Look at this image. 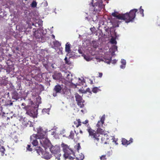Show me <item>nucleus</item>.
Returning <instances> with one entry per match:
<instances>
[{"instance_id": "nucleus-30", "label": "nucleus", "mask_w": 160, "mask_h": 160, "mask_svg": "<svg viewBox=\"0 0 160 160\" xmlns=\"http://www.w3.org/2000/svg\"><path fill=\"white\" fill-rule=\"evenodd\" d=\"M31 6L32 7L35 8L36 7L37 5V2L36 1H33L32 2L31 4Z\"/></svg>"}, {"instance_id": "nucleus-8", "label": "nucleus", "mask_w": 160, "mask_h": 160, "mask_svg": "<svg viewBox=\"0 0 160 160\" xmlns=\"http://www.w3.org/2000/svg\"><path fill=\"white\" fill-rule=\"evenodd\" d=\"M38 138L37 137V135L35 134H33L30 137V142L33 145L36 146L38 144V142L37 139Z\"/></svg>"}, {"instance_id": "nucleus-21", "label": "nucleus", "mask_w": 160, "mask_h": 160, "mask_svg": "<svg viewBox=\"0 0 160 160\" xmlns=\"http://www.w3.org/2000/svg\"><path fill=\"white\" fill-rule=\"evenodd\" d=\"M76 100L77 102L81 100H82V98L79 94H77L75 96Z\"/></svg>"}, {"instance_id": "nucleus-28", "label": "nucleus", "mask_w": 160, "mask_h": 160, "mask_svg": "<svg viewBox=\"0 0 160 160\" xmlns=\"http://www.w3.org/2000/svg\"><path fill=\"white\" fill-rule=\"evenodd\" d=\"M110 42L112 44H116L117 41H116V39L114 38H112L110 40Z\"/></svg>"}, {"instance_id": "nucleus-5", "label": "nucleus", "mask_w": 160, "mask_h": 160, "mask_svg": "<svg viewBox=\"0 0 160 160\" xmlns=\"http://www.w3.org/2000/svg\"><path fill=\"white\" fill-rule=\"evenodd\" d=\"M103 7L102 2L101 0H99L95 3L92 6L93 10V13H96L98 12H100L102 9Z\"/></svg>"}, {"instance_id": "nucleus-39", "label": "nucleus", "mask_w": 160, "mask_h": 160, "mask_svg": "<svg viewBox=\"0 0 160 160\" xmlns=\"http://www.w3.org/2000/svg\"><path fill=\"white\" fill-rule=\"evenodd\" d=\"M75 146L77 147V149L78 151L81 148L80 145L79 143H78Z\"/></svg>"}, {"instance_id": "nucleus-14", "label": "nucleus", "mask_w": 160, "mask_h": 160, "mask_svg": "<svg viewBox=\"0 0 160 160\" xmlns=\"http://www.w3.org/2000/svg\"><path fill=\"white\" fill-rule=\"evenodd\" d=\"M35 150L39 155L41 154L42 155L44 151L40 147H37Z\"/></svg>"}, {"instance_id": "nucleus-31", "label": "nucleus", "mask_w": 160, "mask_h": 160, "mask_svg": "<svg viewBox=\"0 0 160 160\" xmlns=\"http://www.w3.org/2000/svg\"><path fill=\"white\" fill-rule=\"evenodd\" d=\"M101 160H107L106 155H102L100 158Z\"/></svg>"}, {"instance_id": "nucleus-12", "label": "nucleus", "mask_w": 160, "mask_h": 160, "mask_svg": "<svg viewBox=\"0 0 160 160\" xmlns=\"http://www.w3.org/2000/svg\"><path fill=\"white\" fill-rule=\"evenodd\" d=\"M42 157L46 159H49L51 158L52 155L49 152H47L46 151L45 152L44 151Z\"/></svg>"}, {"instance_id": "nucleus-49", "label": "nucleus", "mask_w": 160, "mask_h": 160, "mask_svg": "<svg viewBox=\"0 0 160 160\" xmlns=\"http://www.w3.org/2000/svg\"><path fill=\"white\" fill-rule=\"evenodd\" d=\"M54 132H52V134H54Z\"/></svg>"}, {"instance_id": "nucleus-4", "label": "nucleus", "mask_w": 160, "mask_h": 160, "mask_svg": "<svg viewBox=\"0 0 160 160\" xmlns=\"http://www.w3.org/2000/svg\"><path fill=\"white\" fill-rule=\"evenodd\" d=\"M49 149L51 153L54 154L56 159L58 160H60V157H61V154L60 152V147L57 146H52Z\"/></svg>"}, {"instance_id": "nucleus-24", "label": "nucleus", "mask_w": 160, "mask_h": 160, "mask_svg": "<svg viewBox=\"0 0 160 160\" xmlns=\"http://www.w3.org/2000/svg\"><path fill=\"white\" fill-rule=\"evenodd\" d=\"M74 133L72 131H71L70 132V134L68 136V138L70 139H73L74 138Z\"/></svg>"}, {"instance_id": "nucleus-13", "label": "nucleus", "mask_w": 160, "mask_h": 160, "mask_svg": "<svg viewBox=\"0 0 160 160\" xmlns=\"http://www.w3.org/2000/svg\"><path fill=\"white\" fill-rule=\"evenodd\" d=\"M34 33L33 35L37 38H40L42 37V35L38 31H36L35 29H33Z\"/></svg>"}, {"instance_id": "nucleus-48", "label": "nucleus", "mask_w": 160, "mask_h": 160, "mask_svg": "<svg viewBox=\"0 0 160 160\" xmlns=\"http://www.w3.org/2000/svg\"><path fill=\"white\" fill-rule=\"evenodd\" d=\"M52 37L53 38H55V36L54 35L52 34Z\"/></svg>"}, {"instance_id": "nucleus-36", "label": "nucleus", "mask_w": 160, "mask_h": 160, "mask_svg": "<svg viewBox=\"0 0 160 160\" xmlns=\"http://www.w3.org/2000/svg\"><path fill=\"white\" fill-rule=\"evenodd\" d=\"M27 149L29 151H32V148H31V145H28L27 147Z\"/></svg>"}, {"instance_id": "nucleus-27", "label": "nucleus", "mask_w": 160, "mask_h": 160, "mask_svg": "<svg viewBox=\"0 0 160 160\" xmlns=\"http://www.w3.org/2000/svg\"><path fill=\"white\" fill-rule=\"evenodd\" d=\"M12 95L14 97L16 98H18V94L17 92L16 91H14L12 92Z\"/></svg>"}, {"instance_id": "nucleus-43", "label": "nucleus", "mask_w": 160, "mask_h": 160, "mask_svg": "<svg viewBox=\"0 0 160 160\" xmlns=\"http://www.w3.org/2000/svg\"><path fill=\"white\" fill-rule=\"evenodd\" d=\"M117 60H114L112 62V63L113 64H115L116 63Z\"/></svg>"}, {"instance_id": "nucleus-51", "label": "nucleus", "mask_w": 160, "mask_h": 160, "mask_svg": "<svg viewBox=\"0 0 160 160\" xmlns=\"http://www.w3.org/2000/svg\"><path fill=\"white\" fill-rule=\"evenodd\" d=\"M92 28H91L90 29L91 30H92Z\"/></svg>"}, {"instance_id": "nucleus-42", "label": "nucleus", "mask_w": 160, "mask_h": 160, "mask_svg": "<svg viewBox=\"0 0 160 160\" xmlns=\"http://www.w3.org/2000/svg\"><path fill=\"white\" fill-rule=\"evenodd\" d=\"M125 65H124L123 64H122L121 66H120V68H124L125 67Z\"/></svg>"}, {"instance_id": "nucleus-9", "label": "nucleus", "mask_w": 160, "mask_h": 160, "mask_svg": "<svg viewBox=\"0 0 160 160\" xmlns=\"http://www.w3.org/2000/svg\"><path fill=\"white\" fill-rule=\"evenodd\" d=\"M63 88V85L57 84L53 88V91L56 92L55 95L53 93V96H55L56 95L57 93H60L61 92Z\"/></svg>"}, {"instance_id": "nucleus-16", "label": "nucleus", "mask_w": 160, "mask_h": 160, "mask_svg": "<svg viewBox=\"0 0 160 160\" xmlns=\"http://www.w3.org/2000/svg\"><path fill=\"white\" fill-rule=\"evenodd\" d=\"M30 107V106L27 105L24 107H22V108L26 111V113L27 114L30 116H31L32 115V113H30L28 111V109Z\"/></svg>"}, {"instance_id": "nucleus-35", "label": "nucleus", "mask_w": 160, "mask_h": 160, "mask_svg": "<svg viewBox=\"0 0 160 160\" xmlns=\"http://www.w3.org/2000/svg\"><path fill=\"white\" fill-rule=\"evenodd\" d=\"M109 136L107 134V133L106 134L104 135V138L106 139V140L107 141V142L109 140Z\"/></svg>"}, {"instance_id": "nucleus-37", "label": "nucleus", "mask_w": 160, "mask_h": 160, "mask_svg": "<svg viewBox=\"0 0 160 160\" xmlns=\"http://www.w3.org/2000/svg\"><path fill=\"white\" fill-rule=\"evenodd\" d=\"M84 58L87 61H89L90 60V58L88 56L84 55Z\"/></svg>"}, {"instance_id": "nucleus-11", "label": "nucleus", "mask_w": 160, "mask_h": 160, "mask_svg": "<svg viewBox=\"0 0 160 160\" xmlns=\"http://www.w3.org/2000/svg\"><path fill=\"white\" fill-rule=\"evenodd\" d=\"M133 142V139L131 138L129 141H128L124 138H122V144L124 145L127 146Z\"/></svg>"}, {"instance_id": "nucleus-41", "label": "nucleus", "mask_w": 160, "mask_h": 160, "mask_svg": "<svg viewBox=\"0 0 160 160\" xmlns=\"http://www.w3.org/2000/svg\"><path fill=\"white\" fill-rule=\"evenodd\" d=\"M99 75L98 76V77L99 78H101L102 75V73L101 72H99L98 74Z\"/></svg>"}, {"instance_id": "nucleus-50", "label": "nucleus", "mask_w": 160, "mask_h": 160, "mask_svg": "<svg viewBox=\"0 0 160 160\" xmlns=\"http://www.w3.org/2000/svg\"><path fill=\"white\" fill-rule=\"evenodd\" d=\"M85 92V91H84L83 92H83V93H84L83 92Z\"/></svg>"}, {"instance_id": "nucleus-15", "label": "nucleus", "mask_w": 160, "mask_h": 160, "mask_svg": "<svg viewBox=\"0 0 160 160\" xmlns=\"http://www.w3.org/2000/svg\"><path fill=\"white\" fill-rule=\"evenodd\" d=\"M70 44L67 42L65 45V51L68 53H70L71 50L70 49Z\"/></svg>"}, {"instance_id": "nucleus-32", "label": "nucleus", "mask_w": 160, "mask_h": 160, "mask_svg": "<svg viewBox=\"0 0 160 160\" xmlns=\"http://www.w3.org/2000/svg\"><path fill=\"white\" fill-rule=\"evenodd\" d=\"M71 75H70L69 74H68L67 75L66 78L68 80V81H71L72 80Z\"/></svg>"}, {"instance_id": "nucleus-10", "label": "nucleus", "mask_w": 160, "mask_h": 160, "mask_svg": "<svg viewBox=\"0 0 160 160\" xmlns=\"http://www.w3.org/2000/svg\"><path fill=\"white\" fill-rule=\"evenodd\" d=\"M105 119V115H103L101 118L100 120L98 122V123L96 125V126L98 128H102L103 124L104 123Z\"/></svg>"}, {"instance_id": "nucleus-47", "label": "nucleus", "mask_w": 160, "mask_h": 160, "mask_svg": "<svg viewBox=\"0 0 160 160\" xmlns=\"http://www.w3.org/2000/svg\"><path fill=\"white\" fill-rule=\"evenodd\" d=\"M80 132L81 134H82L83 133V132H82V131L81 130L80 131Z\"/></svg>"}, {"instance_id": "nucleus-22", "label": "nucleus", "mask_w": 160, "mask_h": 160, "mask_svg": "<svg viewBox=\"0 0 160 160\" xmlns=\"http://www.w3.org/2000/svg\"><path fill=\"white\" fill-rule=\"evenodd\" d=\"M100 91V90L99 89L98 87H95L93 88L92 90V91L94 93H97L99 91Z\"/></svg>"}, {"instance_id": "nucleus-7", "label": "nucleus", "mask_w": 160, "mask_h": 160, "mask_svg": "<svg viewBox=\"0 0 160 160\" xmlns=\"http://www.w3.org/2000/svg\"><path fill=\"white\" fill-rule=\"evenodd\" d=\"M47 130L46 129L44 130L42 128L40 127L37 129V137L40 139L47 137Z\"/></svg>"}, {"instance_id": "nucleus-25", "label": "nucleus", "mask_w": 160, "mask_h": 160, "mask_svg": "<svg viewBox=\"0 0 160 160\" xmlns=\"http://www.w3.org/2000/svg\"><path fill=\"white\" fill-rule=\"evenodd\" d=\"M101 143L103 144H107V141L106 140V139L104 138V135L103 136L101 137Z\"/></svg>"}, {"instance_id": "nucleus-33", "label": "nucleus", "mask_w": 160, "mask_h": 160, "mask_svg": "<svg viewBox=\"0 0 160 160\" xmlns=\"http://www.w3.org/2000/svg\"><path fill=\"white\" fill-rule=\"evenodd\" d=\"M87 92H88L90 93V95L92 94V92L91 91L90 89L89 88H88L86 89V91H85V92L84 93H86Z\"/></svg>"}, {"instance_id": "nucleus-23", "label": "nucleus", "mask_w": 160, "mask_h": 160, "mask_svg": "<svg viewBox=\"0 0 160 160\" xmlns=\"http://www.w3.org/2000/svg\"><path fill=\"white\" fill-rule=\"evenodd\" d=\"M77 104L80 108H82L83 107L84 105L82 100L77 102Z\"/></svg>"}, {"instance_id": "nucleus-34", "label": "nucleus", "mask_w": 160, "mask_h": 160, "mask_svg": "<svg viewBox=\"0 0 160 160\" xmlns=\"http://www.w3.org/2000/svg\"><path fill=\"white\" fill-rule=\"evenodd\" d=\"M88 122H89V121L88 120H86L85 121H84V122H82V123L84 124H86L87 125V126L88 127V125L90 126L89 125V124L88 123Z\"/></svg>"}, {"instance_id": "nucleus-46", "label": "nucleus", "mask_w": 160, "mask_h": 160, "mask_svg": "<svg viewBox=\"0 0 160 160\" xmlns=\"http://www.w3.org/2000/svg\"><path fill=\"white\" fill-rule=\"evenodd\" d=\"M21 106L24 107L26 106V104L24 103H22L21 104Z\"/></svg>"}, {"instance_id": "nucleus-45", "label": "nucleus", "mask_w": 160, "mask_h": 160, "mask_svg": "<svg viewBox=\"0 0 160 160\" xmlns=\"http://www.w3.org/2000/svg\"><path fill=\"white\" fill-rule=\"evenodd\" d=\"M64 60L65 61L66 63H68L67 58V57H65L64 59Z\"/></svg>"}, {"instance_id": "nucleus-40", "label": "nucleus", "mask_w": 160, "mask_h": 160, "mask_svg": "<svg viewBox=\"0 0 160 160\" xmlns=\"http://www.w3.org/2000/svg\"><path fill=\"white\" fill-rule=\"evenodd\" d=\"M118 139H116L115 140V139L114 138V139L113 140V142H114L115 143V144L116 145H118V143L117 142V141H118Z\"/></svg>"}, {"instance_id": "nucleus-6", "label": "nucleus", "mask_w": 160, "mask_h": 160, "mask_svg": "<svg viewBox=\"0 0 160 160\" xmlns=\"http://www.w3.org/2000/svg\"><path fill=\"white\" fill-rule=\"evenodd\" d=\"M40 142L42 146L44 148L45 150H46L48 148L51 147V144L47 137L41 138Z\"/></svg>"}, {"instance_id": "nucleus-1", "label": "nucleus", "mask_w": 160, "mask_h": 160, "mask_svg": "<svg viewBox=\"0 0 160 160\" xmlns=\"http://www.w3.org/2000/svg\"><path fill=\"white\" fill-rule=\"evenodd\" d=\"M138 11V9H134L131 10L128 12L124 14H118L117 12H113L112 15L119 20H123L126 22L128 23L133 21L136 17V13Z\"/></svg>"}, {"instance_id": "nucleus-3", "label": "nucleus", "mask_w": 160, "mask_h": 160, "mask_svg": "<svg viewBox=\"0 0 160 160\" xmlns=\"http://www.w3.org/2000/svg\"><path fill=\"white\" fill-rule=\"evenodd\" d=\"M89 133V135L94 142L97 145L101 138L100 134H106L107 132L104 129L101 128H98L96 131L91 128L90 126L88 125V128L87 129Z\"/></svg>"}, {"instance_id": "nucleus-18", "label": "nucleus", "mask_w": 160, "mask_h": 160, "mask_svg": "<svg viewBox=\"0 0 160 160\" xmlns=\"http://www.w3.org/2000/svg\"><path fill=\"white\" fill-rule=\"evenodd\" d=\"M81 123L80 120V119H77L76 121H74V123L76 125V127L77 128L79 126L81 125Z\"/></svg>"}, {"instance_id": "nucleus-17", "label": "nucleus", "mask_w": 160, "mask_h": 160, "mask_svg": "<svg viewBox=\"0 0 160 160\" xmlns=\"http://www.w3.org/2000/svg\"><path fill=\"white\" fill-rule=\"evenodd\" d=\"M8 83V81L5 79H0V86H6Z\"/></svg>"}, {"instance_id": "nucleus-38", "label": "nucleus", "mask_w": 160, "mask_h": 160, "mask_svg": "<svg viewBox=\"0 0 160 160\" xmlns=\"http://www.w3.org/2000/svg\"><path fill=\"white\" fill-rule=\"evenodd\" d=\"M121 63L122 64L126 65V60L124 59H122Z\"/></svg>"}, {"instance_id": "nucleus-20", "label": "nucleus", "mask_w": 160, "mask_h": 160, "mask_svg": "<svg viewBox=\"0 0 160 160\" xmlns=\"http://www.w3.org/2000/svg\"><path fill=\"white\" fill-rule=\"evenodd\" d=\"M61 74L60 73L55 74L52 75L53 78L55 80L59 79L60 78Z\"/></svg>"}, {"instance_id": "nucleus-44", "label": "nucleus", "mask_w": 160, "mask_h": 160, "mask_svg": "<svg viewBox=\"0 0 160 160\" xmlns=\"http://www.w3.org/2000/svg\"><path fill=\"white\" fill-rule=\"evenodd\" d=\"M78 52L80 54H82V52L81 49H78Z\"/></svg>"}, {"instance_id": "nucleus-29", "label": "nucleus", "mask_w": 160, "mask_h": 160, "mask_svg": "<svg viewBox=\"0 0 160 160\" xmlns=\"http://www.w3.org/2000/svg\"><path fill=\"white\" fill-rule=\"evenodd\" d=\"M142 7L141 6L139 9V12L142 15V17L144 16V10L142 8Z\"/></svg>"}, {"instance_id": "nucleus-19", "label": "nucleus", "mask_w": 160, "mask_h": 160, "mask_svg": "<svg viewBox=\"0 0 160 160\" xmlns=\"http://www.w3.org/2000/svg\"><path fill=\"white\" fill-rule=\"evenodd\" d=\"M5 149L3 146L0 145V153L2 156H3L5 153Z\"/></svg>"}, {"instance_id": "nucleus-26", "label": "nucleus", "mask_w": 160, "mask_h": 160, "mask_svg": "<svg viewBox=\"0 0 160 160\" xmlns=\"http://www.w3.org/2000/svg\"><path fill=\"white\" fill-rule=\"evenodd\" d=\"M117 47L116 46H113L111 49V50L112 53H114L115 52L117 51Z\"/></svg>"}, {"instance_id": "nucleus-2", "label": "nucleus", "mask_w": 160, "mask_h": 160, "mask_svg": "<svg viewBox=\"0 0 160 160\" xmlns=\"http://www.w3.org/2000/svg\"><path fill=\"white\" fill-rule=\"evenodd\" d=\"M61 146L64 153L63 157L65 159H68L69 160H73L75 157L77 160H82L84 159V156L82 153L79 156L76 157L73 151L67 144L62 143Z\"/></svg>"}]
</instances>
